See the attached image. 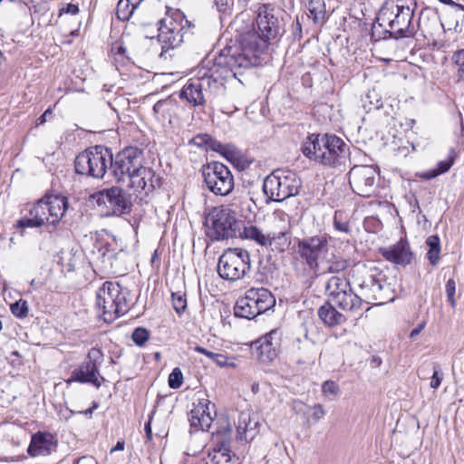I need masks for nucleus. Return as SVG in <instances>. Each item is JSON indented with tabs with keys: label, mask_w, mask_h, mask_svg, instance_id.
Returning <instances> with one entry per match:
<instances>
[{
	"label": "nucleus",
	"mask_w": 464,
	"mask_h": 464,
	"mask_svg": "<svg viewBox=\"0 0 464 464\" xmlns=\"http://www.w3.org/2000/svg\"><path fill=\"white\" fill-rule=\"evenodd\" d=\"M93 412V408H88L85 411H79L78 413L83 414V415H92Z\"/></svg>",
	"instance_id": "774afa93"
},
{
	"label": "nucleus",
	"mask_w": 464,
	"mask_h": 464,
	"mask_svg": "<svg viewBox=\"0 0 464 464\" xmlns=\"http://www.w3.org/2000/svg\"><path fill=\"white\" fill-rule=\"evenodd\" d=\"M53 111L51 109H47L37 120V124L44 123L48 118H51Z\"/></svg>",
	"instance_id": "13d9d810"
},
{
	"label": "nucleus",
	"mask_w": 464,
	"mask_h": 464,
	"mask_svg": "<svg viewBox=\"0 0 464 464\" xmlns=\"http://www.w3.org/2000/svg\"><path fill=\"white\" fill-rule=\"evenodd\" d=\"M67 204V198L63 196L46 195L30 209V216L34 217L42 226L45 223L55 225L64 215Z\"/></svg>",
	"instance_id": "4468645a"
},
{
	"label": "nucleus",
	"mask_w": 464,
	"mask_h": 464,
	"mask_svg": "<svg viewBox=\"0 0 464 464\" xmlns=\"http://www.w3.org/2000/svg\"><path fill=\"white\" fill-rule=\"evenodd\" d=\"M262 342H265L272 347V350L279 352L281 346V332L277 329L270 331L268 334L260 337Z\"/></svg>",
	"instance_id": "58836bf2"
},
{
	"label": "nucleus",
	"mask_w": 464,
	"mask_h": 464,
	"mask_svg": "<svg viewBox=\"0 0 464 464\" xmlns=\"http://www.w3.org/2000/svg\"><path fill=\"white\" fill-rule=\"evenodd\" d=\"M149 331L142 327L136 328L132 333V340L137 345H143L149 339Z\"/></svg>",
	"instance_id": "49530a36"
},
{
	"label": "nucleus",
	"mask_w": 464,
	"mask_h": 464,
	"mask_svg": "<svg viewBox=\"0 0 464 464\" xmlns=\"http://www.w3.org/2000/svg\"><path fill=\"white\" fill-rule=\"evenodd\" d=\"M214 363H216L219 367H229V368H236L237 364L235 362L234 357H229L225 353H218L217 355V358L214 361Z\"/></svg>",
	"instance_id": "de8ad7c7"
},
{
	"label": "nucleus",
	"mask_w": 464,
	"mask_h": 464,
	"mask_svg": "<svg viewBox=\"0 0 464 464\" xmlns=\"http://www.w3.org/2000/svg\"><path fill=\"white\" fill-rule=\"evenodd\" d=\"M417 6L415 0H385L377 15L379 25L389 28L395 38L415 34L412 18Z\"/></svg>",
	"instance_id": "39448f33"
},
{
	"label": "nucleus",
	"mask_w": 464,
	"mask_h": 464,
	"mask_svg": "<svg viewBox=\"0 0 464 464\" xmlns=\"http://www.w3.org/2000/svg\"><path fill=\"white\" fill-rule=\"evenodd\" d=\"M303 154L310 160L324 166L345 165L349 158V147L339 137L331 134H312L302 145Z\"/></svg>",
	"instance_id": "7ed1b4c3"
},
{
	"label": "nucleus",
	"mask_w": 464,
	"mask_h": 464,
	"mask_svg": "<svg viewBox=\"0 0 464 464\" xmlns=\"http://www.w3.org/2000/svg\"><path fill=\"white\" fill-rule=\"evenodd\" d=\"M332 303L340 309L350 313L361 311L362 305V297L355 294L353 289L337 296Z\"/></svg>",
	"instance_id": "cd10ccee"
},
{
	"label": "nucleus",
	"mask_w": 464,
	"mask_h": 464,
	"mask_svg": "<svg viewBox=\"0 0 464 464\" xmlns=\"http://www.w3.org/2000/svg\"><path fill=\"white\" fill-rule=\"evenodd\" d=\"M325 415V411L321 404H315L314 406V413L313 418L314 420L318 421Z\"/></svg>",
	"instance_id": "4d7b16f0"
},
{
	"label": "nucleus",
	"mask_w": 464,
	"mask_h": 464,
	"mask_svg": "<svg viewBox=\"0 0 464 464\" xmlns=\"http://www.w3.org/2000/svg\"><path fill=\"white\" fill-rule=\"evenodd\" d=\"M251 269L249 252L243 248H227L218 258V273L225 280L237 281Z\"/></svg>",
	"instance_id": "9d476101"
},
{
	"label": "nucleus",
	"mask_w": 464,
	"mask_h": 464,
	"mask_svg": "<svg viewBox=\"0 0 464 464\" xmlns=\"http://www.w3.org/2000/svg\"><path fill=\"white\" fill-rule=\"evenodd\" d=\"M136 8L129 0H120L117 5V17L121 21H128Z\"/></svg>",
	"instance_id": "e433bc0d"
},
{
	"label": "nucleus",
	"mask_w": 464,
	"mask_h": 464,
	"mask_svg": "<svg viewBox=\"0 0 464 464\" xmlns=\"http://www.w3.org/2000/svg\"><path fill=\"white\" fill-rule=\"evenodd\" d=\"M237 237L243 239L252 240L261 246H266L267 234L263 233L261 229L254 225L249 224L245 226L242 224Z\"/></svg>",
	"instance_id": "2f4dec72"
},
{
	"label": "nucleus",
	"mask_w": 464,
	"mask_h": 464,
	"mask_svg": "<svg viewBox=\"0 0 464 464\" xmlns=\"http://www.w3.org/2000/svg\"><path fill=\"white\" fill-rule=\"evenodd\" d=\"M335 307L337 306L328 300L317 312L322 322L329 327L342 324L346 321L344 314L338 312Z\"/></svg>",
	"instance_id": "a878e982"
},
{
	"label": "nucleus",
	"mask_w": 464,
	"mask_h": 464,
	"mask_svg": "<svg viewBox=\"0 0 464 464\" xmlns=\"http://www.w3.org/2000/svg\"><path fill=\"white\" fill-rule=\"evenodd\" d=\"M189 143L199 148H204L206 150H211L219 152L222 155H226L227 152V147L226 145H223L208 134H198L195 136Z\"/></svg>",
	"instance_id": "7c9ffc66"
},
{
	"label": "nucleus",
	"mask_w": 464,
	"mask_h": 464,
	"mask_svg": "<svg viewBox=\"0 0 464 464\" xmlns=\"http://www.w3.org/2000/svg\"><path fill=\"white\" fill-rule=\"evenodd\" d=\"M143 151L137 147H128L111 156L110 169L118 182L130 181V187L135 191H151L159 186L154 171L143 166Z\"/></svg>",
	"instance_id": "f257e3e1"
},
{
	"label": "nucleus",
	"mask_w": 464,
	"mask_h": 464,
	"mask_svg": "<svg viewBox=\"0 0 464 464\" xmlns=\"http://www.w3.org/2000/svg\"><path fill=\"white\" fill-rule=\"evenodd\" d=\"M256 24L258 32L248 31L244 35L245 44L257 50H266L270 41L276 40L285 33L282 12L271 5L264 4L258 7Z\"/></svg>",
	"instance_id": "20e7f679"
},
{
	"label": "nucleus",
	"mask_w": 464,
	"mask_h": 464,
	"mask_svg": "<svg viewBox=\"0 0 464 464\" xmlns=\"http://www.w3.org/2000/svg\"><path fill=\"white\" fill-rule=\"evenodd\" d=\"M219 61H203L195 77L189 79L180 91L179 97L194 107L202 106L207 101L222 92L228 70Z\"/></svg>",
	"instance_id": "f03ea898"
},
{
	"label": "nucleus",
	"mask_w": 464,
	"mask_h": 464,
	"mask_svg": "<svg viewBox=\"0 0 464 464\" xmlns=\"http://www.w3.org/2000/svg\"><path fill=\"white\" fill-rule=\"evenodd\" d=\"M253 345L256 350L257 357L263 362H272L278 354V353L272 350V347L267 345L266 343L262 342L261 338L256 340Z\"/></svg>",
	"instance_id": "72a5a7b5"
},
{
	"label": "nucleus",
	"mask_w": 464,
	"mask_h": 464,
	"mask_svg": "<svg viewBox=\"0 0 464 464\" xmlns=\"http://www.w3.org/2000/svg\"><path fill=\"white\" fill-rule=\"evenodd\" d=\"M111 50L112 52H114L116 56L127 58L128 60H131L137 56L136 53H134L133 51H128L127 48L123 46L121 44L113 45Z\"/></svg>",
	"instance_id": "09e8293b"
},
{
	"label": "nucleus",
	"mask_w": 464,
	"mask_h": 464,
	"mask_svg": "<svg viewBox=\"0 0 464 464\" xmlns=\"http://www.w3.org/2000/svg\"><path fill=\"white\" fill-rule=\"evenodd\" d=\"M41 223L33 216L29 218H24L18 220L17 227H41Z\"/></svg>",
	"instance_id": "864d4df0"
},
{
	"label": "nucleus",
	"mask_w": 464,
	"mask_h": 464,
	"mask_svg": "<svg viewBox=\"0 0 464 464\" xmlns=\"http://www.w3.org/2000/svg\"><path fill=\"white\" fill-rule=\"evenodd\" d=\"M12 314L20 319L25 318L28 315L29 306L25 300L19 299L11 304Z\"/></svg>",
	"instance_id": "a19ab883"
},
{
	"label": "nucleus",
	"mask_w": 464,
	"mask_h": 464,
	"mask_svg": "<svg viewBox=\"0 0 464 464\" xmlns=\"http://www.w3.org/2000/svg\"><path fill=\"white\" fill-rule=\"evenodd\" d=\"M232 428L227 420L223 421L222 426L216 431L217 449L229 447L231 441Z\"/></svg>",
	"instance_id": "f704fd0d"
},
{
	"label": "nucleus",
	"mask_w": 464,
	"mask_h": 464,
	"mask_svg": "<svg viewBox=\"0 0 464 464\" xmlns=\"http://www.w3.org/2000/svg\"><path fill=\"white\" fill-rule=\"evenodd\" d=\"M274 227L279 231H273L267 234L266 247H270L273 251L283 253L286 251L292 242V225L291 218L284 210H276L273 213Z\"/></svg>",
	"instance_id": "a211bd4d"
},
{
	"label": "nucleus",
	"mask_w": 464,
	"mask_h": 464,
	"mask_svg": "<svg viewBox=\"0 0 464 464\" xmlns=\"http://www.w3.org/2000/svg\"><path fill=\"white\" fill-rule=\"evenodd\" d=\"M302 187L301 179L289 169H276L263 183V191L269 200L281 202L297 195Z\"/></svg>",
	"instance_id": "6e6552de"
},
{
	"label": "nucleus",
	"mask_w": 464,
	"mask_h": 464,
	"mask_svg": "<svg viewBox=\"0 0 464 464\" xmlns=\"http://www.w3.org/2000/svg\"><path fill=\"white\" fill-rule=\"evenodd\" d=\"M422 328H423V325H420L419 327H417V328L413 329V330L411 332L410 336L412 338V337H414V336L418 335V334L421 332Z\"/></svg>",
	"instance_id": "69168bd1"
},
{
	"label": "nucleus",
	"mask_w": 464,
	"mask_h": 464,
	"mask_svg": "<svg viewBox=\"0 0 464 464\" xmlns=\"http://www.w3.org/2000/svg\"><path fill=\"white\" fill-rule=\"evenodd\" d=\"M276 304L273 295L266 288H251L239 298L234 306L237 317L253 319Z\"/></svg>",
	"instance_id": "1a4fd4ad"
},
{
	"label": "nucleus",
	"mask_w": 464,
	"mask_h": 464,
	"mask_svg": "<svg viewBox=\"0 0 464 464\" xmlns=\"http://www.w3.org/2000/svg\"><path fill=\"white\" fill-rule=\"evenodd\" d=\"M318 353L317 344L308 337V331L306 329L304 330V336L294 340L290 347L292 360L299 364L314 363Z\"/></svg>",
	"instance_id": "4be33fe9"
},
{
	"label": "nucleus",
	"mask_w": 464,
	"mask_h": 464,
	"mask_svg": "<svg viewBox=\"0 0 464 464\" xmlns=\"http://www.w3.org/2000/svg\"><path fill=\"white\" fill-rule=\"evenodd\" d=\"M151 418H150L149 421L145 424L144 430L146 432V437L148 440H152V431H151V425H150Z\"/></svg>",
	"instance_id": "052dcab7"
},
{
	"label": "nucleus",
	"mask_w": 464,
	"mask_h": 464,
	"mask_svg": "<svg viewBox=\"0 0 464 464\" xmlns=\"http://www.w3.org/2000/svg\"><path fill=\"white\" fill-rule=\"evenodd\" d=\"M125 443L124 441H118L117 444L111 450V452L118 451V450H124Z\"/></svg>",
	"instance_id": "0e129e2a"
},
{
	"label": "nucleus",
	"mask_w": 464,
	"mask_h": 464,
	"mask_svg": "<svg viewBox=\"0 0 464 464\" xmlns=\"http://www.w3.org/2000/svg\"><path fill=\"white\" fill-rule=\"evenodd\" d=\"M426 244L429 247L427 252V258L430 265L436 266L440 261V239L439 236H430L426 240Z\"/></svg>",
	"instance_id": "473e14b6"
},
{
	"label": "nucleus",
	"mask_w": 464,
	"mask_h": 464,
	"mask_svg": "<svg viewBox=\"0 0 464 464\" xmlns=\"http://www.w3.org/2000/svg\"><path fill=\"white\" fill-rule=\"evenodd\" d=\"M257 422L251 420L248 411H242L238 414L237 431L239 440H252L256 435Z\"/></svg>",
	"instance_id": "bb28decb"
},
{
	"label": "nucleus",
	"mask_w": 464,
	"mask_h": 464,
	"mask_svg": "<svg viewBox=\"0 0 464 464\" xmlns=\"http://www.w3.org/2000/svg\"><path fill=\"white\" fill-rule=\"evenodd\" d=\"M447 298L450 305L454 308L456 306L455 293H456V282L453 278L447 281L446 285Z\"/></svg>",
	"instance_id": "8fccbe9b"
},
{
	"label": "nucleus",
	"mask_w": 464,
	"mask_h": 464,
	"mask_svg": "<svg viewBox=\"0 0 464 464\" xmlns=\"http://www.w3.org/2000/svg\"><path fill=\"white\" fill-rule=\"evenodd\" d=\"M57 440L48 431H37L31 437L27 453L32 458L46 457L56 451Z\"/></svg>",
	"instance_id": "b1692460"
},
{
	"label": "nucleus",
	"mask_w": 464,
	"mask_h": 464,
	"mask_svg": "<svg viewBox=\"0 0 464 464\" xmlns=\"http://www.w3.org/2000/svg\"><path fill=\"white\" fill-rule=\"evenodd\" d=\"M218 453H220L223 457H227V459H230V456H229V452H230V450H229V447H227V448H218V449H215Z\"/></svg>",
	"instance_id": "e2e57ef3"
},
{
	"label": "nucleus",
	"mask_w": 464,
	"mask_h": 464,
	"mask_svg": "<svg viewBox=\"0 0 464 464\" xmlns=\"http://www.w3.org/2000/svg\"><path fill=\"white\" fill-rule=\"evenodd\" d=\"M169 386L171 389H179L183 383V373L178 367L174 368L169 375Z\"/></svg>",
	"instance_id": "a18cd8bd"
},
{
	"label": "nucleus",
	"mask_w": 464,
	"mask_h": 464,
	"mask_svg": "<svg viewBox=\"0 0 464 464\" xmlns=\"http://www.w3.org/2000/svg\"><path fill=\"white\" fill-rule=\"evenodd\" d=\"M322 392L324 395L332 401L336 399L340 394V388L335 382L325 381L322 385Z\"/></svg>",
	"instance_id": "79ce46f5"
},
{
	"label": "nucleus",
	"mask_w": 464,
	"mask_h": 464,
	"mask_svg": "<svg viewBox=\"0 0 464 464\" xmlns=\"http://www.w3.org/2000/svg\"><path fill=\"white\" fill-rule=\"evenodd\" d=\"M63 11L66 14H76L79 12V8L73 4H68Z\"/></svg>",
	"instance_id": "bf43d9fd"
},
{
	"label": "nucleus",
	"mask_w": 464,
	"mask_h": 464,
	"mask_svg": "<svg viewBox=\"0 0 464 464\" xmlns=\"http://www.w3.org/2000/svg\"><path fill=\"white\" fill-rule=\"evenodd\" d=\"M326 234H319L298 239L296 254L310 270L317 271L329 253V241Z\"/></svg>",
	"instance_id": "f8f14e48"
},
{
	"label": "nucleus",
	"mask_w": 464,
	"mask_h": 464,
	"mask_svg": "<svg viewBox=\"0 0 464 464\" xmlns=\"http://www.w3.org/2000/svg\"><path fill=\"white\" fill-rule=\"evenodd\" d=\"M215 5L219 11H224L228 5V0H215Z\"/></svg>",
	"instance_id": "680f3d73"
},
{
	"label": "nucleus",
	"mask_w": 464,
	"mask_h": 464,
	"mask_svg": "<svg viewBox=\"0 0 464 464\" xmlns=\"http://www.w3.org/2000/svg\"><path fill=\"white\" fill-rule=\"evenodd\" d=\"M325 290L330 302L334 301L337 296L352 290L350 282L343 275H335L331 276L325 285Z\"/></svg>",
	"instance_id": "c85d7f7f"
},
{
	"label": "nucleus",
	"mask_w": 464,
	"mask_h": 464,
	"mask_svg": "<svg viewBox=\"0 0 464 464\" xmlns=\"http://www.w3.org/2000/svg\"><path fill=\"white\" fill-rule=\"evenodd\" d=\"M245 35H241L240 40V52H235L233 54L229 55L225 63L226 69L228 70V76L232 74L236 76L237 73H241L237 72L240 69H248L253 66H256L259 63V56L266 50H257L254 46H246L245 44ZM224 67V65H222Z\"/></svg>",
	"instance_id": "6ab92c4d"
},
{
	"label": "nucleus",
	"mask_w": 464,
	"mask_h": 464,
	"mask_svg": "<svg viewBox=\"0 0 464 464\" xmlns=\"http://www.w3.org/2000/svg\"><path fill=\"white\" fill-rule=\"evenodd\" d=\"M454 158V150H451L447 160L438 162L437 168L428 170L423 177L430 179L447 172L453 165Z\"/></svg>",
	"instance_id": "c9c22d12"
},
{
	"label": "nucleus",
	"mask_w": 464,
	"mask_h": 464,
	"mask_svg": "<svg viewBox=\"0 0 464 464\" xmlns=\"http://www.w3.org/2000/svg\"><path fill=\"white\" fill-rule=\"evenodd\" d=\"M111 160V151L109 149L102 146L92 147L75 158V171L81 175L101 179L106 173Z\"/></svg>",
	"instance_id": "9b49d317"
},
{
	"label": "nucleus",
	"mask_w": 464,
	"mask_h": 464,
	"mask_svg": "<svg viewBox=\"0 0 464 464\" xmlns=\"http://www.w3.org/2000/svg\"><path fill=\"white\" fill-rule=\"evenodd\" d=\"M208 236L213 240H223L237 237L242 222L236 212L226 206L213 208L205 218Z\"/></svg>",
	"instance_id": "0eeeda50"
},
{
	"label": "nucleus",
	"mask_w": 464,
	"mask_h": 464,
	"mask_svg": "<svg viewBox=\"0 0 464 464\" xmlns=\"http://www.w3.org/2000/svg\"><path fill=\"white\" fill-rule=\"evenodd\" d=\"M172 306L175 312L181 314L187 308L186 293L177 291L171 293Z\"/></svg>",
	"instance_id": "4c0bfd02"
},
{
	"label": "nucleus",
	"mask_w": 464,
	"mask_h": 464,
	"mask_svg": "<svg viewBox=\"0 0 464 464\" xmlns=\"http://www.w3.org/2000/svg\"><path fill=\"white\" fill-rule=\"evenodd\" d=\"M130 291L119 283L106 281L96 293V306L105 322H112L125 314L130 307Z\"/></svg>",
	"instance_id": "423d86ee"
},
{
	"label": "nucleus",
	"mask_w": 464,
	"mask_h": 464,
	"mask_svg": "<svg viewBox=\"0 0 464 464\" xmlns=\"http://www.w3.org/2000/svg\"><path fill=\"white\" fill-rule=\"evenodd\" d=\"M381 253L386 260L403 266L411 264L413 258V253L405 239H401L396 244L382 248Z\"/></svg>",
	"instance_id": "393cba45"
},
{
	"label": "nucleus",
	"mask_w": 464,
	"mask_h": 464,
	"mask_svg": "<svg viewBox=\"0 0 464 464\" xmlns=\"http://www.w3.org/2000/svg\"><path fill=\"white\" fill-rule=\"evenodd\" d=\"M453 61L459 67V74L464 78V49L457 51L452 57Z\"/></svg>",
	"instance_id": "603ef678"
},
{
	"label": "nucleus",
	"mask_w": 464,
	"mask_h": 464,
	"mask_svg": "<svg viewBox=\"0 0 464 464\" xmlns=\"http://www.w3.org/2000/svg\"><path fill=\"white\" fill-rule=\"evenodd\" d=\"M355 283L362 303L383 304L393 300L390 285L380 274H367L362 278L357 276Z\"/></svg>",
	"instance_id": "ddd939ff"
},
{
	"label": "nucleus",
	"mask_w": 464,
	"mask_h": 464,
	"mask_svg": "<svg viewBox=\"0 0 464 464\" xmlns=\"http://www.w3.org/2000/svg\"><path fill=\"white\" fill-rule=\"evenodd\" d=\"M334 227L336 230L340 231V232H343V233H346V234H349L350 233V225L347 221H342L338 218V214L337 212L335 213L334 215Z\"/></svg>",
	"instance_id": "5fc2aeb1"
},
{
	"label": "nucleus",
	"mask_w": 464,
	"mask_h": 464,
	"mask_svg": "<svg viewBox=\"0 0 464 464\" xmlns=\"http://www.w3.org/2000/svg\"><path fill=\"white\" fill-rule=\"evenodd\" d=\"M214 408L215 405L211 404L208 399L198 400V403L194 405V408L189 413L191 428L208 430L216 416Z\"/></svg>",
	"instance_id": "5701e85b"
},
{
	"label": "nucleus",
	"mask_w": 464,
	"mask_h": 464,
	"mask_svg": "<svg viewBox=\"0 0 464 464\" xmlns=\"http://www.w3.org/2000/svg\"><path fill=\"white\" fill-rule=\"evenodd\" d=\"M204 181L215 195L227 196L234 188V177L229 169L220 163H209L203 170Z\"/></svg>",
	"instance_id": "dca6fc26"
},
{
	"label": "nucleus",
	"mask_w": 464,
	"mask_h": 464,
	"mask_svg": "<svg viewBox=\"0 0 464 464\" xmlns=\"http://www.w3.org/2000/svg\"><path fill=\"white\" fill-rule=\"evenodd\" d=\"M372 362L374 363L376 366H380L382 363V359L378 356H373L372 358Z\"/></svg>",
	"instance_id": "338daca9"
},
{
	"label": "nucleus",
	"mask_w": 464,
	"mask_h": 464,
	"mask_svg": "<svg viewBox=\"0 0 464 464\" xmlns=\"http://www.w3.org/2000/svg\"><path fill=\"white\" fill-rule=\"evenodd\" d=\"M324 261H327L328 263L326 272L335 273L336 275H340V273L344 271L349 266V262L346 259L341 257H337L333 260H330L326 257Z\"/></svg>",
	"instance_id": "ea45409f"
},
{
	"label": "nucleus",
	"mask_w": 464,
	"mask_h": 464,
	"mask_svg": "<svg viewBox=\"0 0 464 464\" xmlns=\"http://www.w3.org/2000/svg\"><path fill=\"white\" fill-rule=\"evenodd\" d=\"M309 12L315 23L322 21L324 17V5H321L320 1H311L309 3Z\"/></svg>",
	"instance_id": "37998d69"
},
{
	"label": "nucleus",
	"mask_w": 464,
	"mask_h": 464,
	"mask_svg": "<svg viewBox=\"0 0 464 464\" xmlns=\"http://www.w3.org/2000/svg\"><path fill=\"white\" fill-rule=\"evenodd\" d=\"M378 172L373 166H354L349 172V182L353 191L362 197H370L375 189Z\"/></svg>",
	"instance_id": "412c9836"
},
{
	"label": "nucleus",
	"mask_w": 464,
	"mask_h": 464,
	"mask_svg": "<svg viewBox=\"0 0 464 464\" xmlns=\"http://www.w3.org/2000/svg\"><path fill=\"white\" fill-rule=\"evenodd\" d=\"M158 40L162 44V49H173L183 42L184 30L188 21L183 13L176 11L160 21Z\"/></svg>",
	"instance_id": "2eb2a0df"
},
{
	"label": "nucleus",
	"mask_w": 464,
	"mask_h": 464,
	"mask_svg": "<svg viewBox=\"0 0 464 464\" xmlns=\"http://www.w3.org/2000/svg\"><path fill=\"white\" fill-rule=\"evenodd\" d=\"M177 102L174 99L167 98L158 101L153 106V113L159 121H171V116L177 110Z\"/></svg>",
	"instance_id": "c756f323"
},
{
	"label": "nucleus",
	"mask_w": 464,
	"mask_h": 464,
	"mask_svg": "<svg viewBox=\"0 0 464 464\" xmlns=\"http://www.w3.org/2000/svg\"><path fill=\"white\" fill-rule=\"evenodd\" d=\"M99 206L104 205L112 214L120 216L131 210L130 196L119 187H111L99 191L96 196Z\"/></svg>",
	"instance_id": "aec40b11"
},
{
	"label": "nucleus",
	"mask_w": 464,
	"mask_h": 464,
	"mask_svg": "<svg viewBox=\"0 0 464 464\" xmlns=\"http://www.w3.org/2000/svg\"><path fill=\"white\" fill-rule=\"evenodd\" d=\"M443 379V373L440 372V367L437 364H433V374L430 382V386L432 389H438Z\"/></svg>",
	"instance_id": "3c124183"
},
{
	"label": "nucleus",
	"mask_w": 464,
	"mask_h": 464,
	"mask_svg": "<svg viewBox=\"0 0 464 464\" xmlns=\"http://www.w3.org/2000/svg\"><path fill=\"white\" fill-rule=\"evenodd\" d=\"M194 350L201 354H204L205 356H207L208 359H210L213 362L215 361V359L217 358V355L218 353H215V352H212V351H209L206 348H203L199 345H197L194 347Z\"/></svg>",
	"instance_id": "6e6d98bb"
},
{
	"label": "nucleus",
	"mask_w": 464,
	"mask_h": 464,
	"mask_svg": "<svg viewBox=\"0 0 464 464\" xmlns=\"http://www.w3.org/2000/svg\"><path fill=\"white\" fill-rule=\"evenodd\" d=\"M103 360V353L100 349L92 348L87 354L86 360L82 362L78 368L72 372L68 383L77 382L81 383H92L97 389L101 387L100 379L104 380L100 375V366Z\"/></svg>",
	"instance_id": "f3484780"
},
{
	"label": "nucleus",
	"mask_w": 464,
	"mask_h": 464,
	"mask_svg": "<svg viewBox=\"0 0 464 464\" xmlns=\"http://www.w3.org/2000/svg\"><path fill=\"white\" fill-rule=\"evenodd\" d=\"M369 103L368 110L371 111L372 109H380L382 107V102L377 92L373 89L368 92L365 97L364 103ZM366 107L367 105L364 104Z\"/></svg>",
	"instance_id": "c03bdc74"
}]
</instances>
